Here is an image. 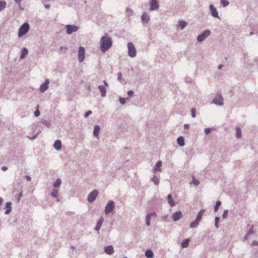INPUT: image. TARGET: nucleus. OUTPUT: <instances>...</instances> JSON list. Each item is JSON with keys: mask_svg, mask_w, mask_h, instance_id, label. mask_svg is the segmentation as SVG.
Here are the masks:
<instances>
[{"mask_svg": "<svg viewBox=\"0 0 258 258\" xmlns=\"http://www.w3.org/2000/svg\"><path fill=\"white\" fill-rule=\"evenodd\" d=\"M184 127L185 129H188L189 128V124H184Z\"/></svg>", "mask_w": 258, "mask_h": 258, "instance_id": "bf43d9fd", "label": "nucleus"}, {"mask_svg": "<svg viewBox=\"0 0 258 258\" xmlns=\"http://www.w3.org/2000/svg\"><path fill=\"white\" fill-rule=\"evenodd\" d=\"M161 166H162V161H158L157 162L156 166L154 168V172H156L157 171H160L161 170Z\"/></svg>", "mask_w": 258, "mask_h": 258, "instance_id": "6ab92c4d", "label": "nucleus"}, {"mask_svg": "<svg viewBox=\"0 0 258 258\" xmlns=\"http://www.w3.org/2000/svg\"><path fill=\"white\" fill-rule=\"evenodd\" d=\"M104 85L106 86V87H108L109 86L108 84L107 83V82L105 81V80H104L103 81Z\"/></svg>", "mask_w": 258, "mask_h": 258, "instance_id": "13d9d810", "label": "nucleus"}, {"mask_svg": "<svg viewBox=\"0 0 258 258\" xmlns=\"http://www.w3.org/2000/svg\"><path fill=\"white\" fill-rule=\"evenodd\" d=\"M220 220V218L219 217H216L215 219V226L216 228H218L219 225L218 223Z\"/></svg>", "mask_w": 258, "mask_h": 258, "instance_id": "f704fd0d", "label": "nucleus"}, {"mask_svg": "<svg viewBox=\"0 0 258 258\" xmlns=\"http://www.w3.org/2000/svg\"><path fill=\"white\" fill-rule=\"evenodd\" d=\"M126 12L128 13L131 15H132L133 14V11L131 8L127 7L126 9Z\"/></svg>", "mask_w": 258, "mask_h": 258, "instance_id": "49530a36", "label": "nucleus"}, {"mask_svg": "<svg viewBox=\"0 0 258 258\" xmlns=\"http://www.w3.org/2000/svg\"><path fill=\"white\" fill-rule=\"evenodd\" d=\"M150 220H151V217H150L149 216L147 215L146 218V223L147 226H150Z\"/></svg>", "mask_w": 258, "mask_h": 258, "instance_id": "a19ab883", "label": "nucleus"}, {"mask_svg": "<svg viewBox=\"0 0 258 258\" xmlns=\"http://www.w3.org/2000/svg\"><path fill=\"white\" fill-rule=\"evenodd\" d=\"M191 183H193L196 185H198L200 182L198 180L196 179L194 177H193Z\"/></svg>", "mask_w": 258, "mask_h": 258, "instance_id": "58836bf2", "label": "nucleus"}, {"mask_svg": "<svg viewBox=\"0 0 258 258\" xmlns=\"http://www.w3.org/2000/svg\"><path fill=\"white\" fill-rule=\"evenodd\" d=\"M2 169L4 171H5L7 170L8 168H7L6 166H3V167H2Z\"/></svg>", "mask_w": 258, "mask_h": 258, "instance_id": "4d7b16f0", "label": "nucleus"}, {"mask_svg": "<svg viewBox=\"0 0 258 258\" xmlns=\"http://www.w3.org/2000/svg\"><path fill=\"white\" fill-rule=\"evenodd\" d=\"M210 35V31L209 30H205L201 34L197 37V41L199 42H203Z\"/></svg>", "mask_w": 258, "mask_h": 258, "instance_id": "39448f33", "label": "nucleus"}, {"mask_svg": "<svg viewBox=\"0 0 258 258\" xmlns=\"http://www.w3.org/2000/svg\"><path fill=\"white\" fill-rule=\"evenodd\" d=\"M159 5L157 0H152L150 3V10L154 11L159 8Z\"/></svg>", "mask_w": 258, "mask_h": 258, "instance_id": "ddd939ff", "label": "nucleus"}, {"mask_svg": "<svg viewBox=\"0 0 258 258\" xmlns=\"http://www.w3.org/2000/svg\"><path fill=\"white\" fill-rule=\"evenodd\" d=\"M41 122H42L43 124L45 125L47 127H49V126L50 125V122H49V121H47V120H45V119H44V120H41Z\"/></svg>", "mask_w": 258, "mask_h": 258, "instance_id": "e433bc0d", "label": "nucleus"}, {"mask_svg": "<svg viewBox=\"0 0 258 258\" xmlns=\"http://www.w3.org/2000/svg\"><path fill=\"white\" fill-rule=\"evenodd\" d=\"M121 79H122V74L121 73H119L118 74L117 80L119 81H121Z\"/></svg>", "mask_w": 258, "mask_h": 258, "instance_id": "864d4df0", "label": "nucleus"}, {"mask_svg": "<svg viewBox=\"0 0 258 258\" xmlns=\"http://www.w3.org/2000/svg\"><path fill=\"white\" fill-rule=\"evenodd\" d=\"M236 137L238 139L241 138V128L239 127H236Z\"/></svg>", "mask_w": 258, "mask_h": 258, "instance_id": "cd10ccee", "label": "nucleus"}, {"mask_svg": "<svg viewBox=\"0 0 258 258\" xmlns=\"http://www.w3.org/2000/svg\"><path fill=\"white\" fill-rule=\"evenodd\" d=\"M228 214V210H225L224 211L223 215H222V218L223 219H225L227 217Z\"/></svg>", "mask_w": 258, "mask_h": 258, "instance_id": "a18cd8bd", "label": "nucleus"}, {"mask_svg": "<svg viewBox=\"0 0 258 258\" xmlns=\"http://www.w3.org/2000/svg\"><path fill=\"white\" fill-rule=\"evenodd\" d=\"M92 112L91 110H89V111H87L85 114V117H88L90 115H91L92 114Z\"/></svg>", "mask_w": 258, "mask_h": 258, "instance_id": "09e8293b", "label": "nucleus"}, {"mask_svg": "<svg viewBox=\"0 0 258 258\" xmlns=\"http://www.w3.org/2000/svg\"><path fill=\"white\" fill-rule=\"evenodd\" d=\"M145 255L147 258H153L154 256V253L150 249L147 250L145 251Z\"/></svg>", "mask_w": 258, "mask_h": 258, "instance_id": "b1692460", "label": "nucleus"}, {"mask_svg": "<svg viewBox=\"0 0 258 258\" xmlns=\"http://www.w3.org/2000/svg\"><path fill=\"white\" fill-rule=\"evenodd\" d=\"M253 225H252L251 226V228L250 229H249V230L247 232V235H251L253 233Z\"/></svg>", "mask_w": 258, "mask_h": 258, "instance_id": "c03bdc74", "label": "nucleus"}, {"mask_svg": "<svg viewBox=\"0 0 258 258\" xmlns=\"http://www.w3.org/2000/svg\"><path fill=\"white\" fill-rule=\"evenodd\" d=\"M221 4L223 7H226L229 5V2L226 0H222Z\"/></svg>", "mask_w": 258, "mask_h": 258, "instance_id": "37998d69", "label": "nucleus"}, {"mask_svg": "<svg viewBox=\"0 0 258 258\" xmlns=\"http://www.w3.org/2000/svg\"><path fill=\"white\" fill-rule=\"evenodd\" d=\"M38 105L36 107V110L34 112V115L36 117H38V116L40 115V111H39V110L38 109Z\"/></svg>", "mask_w": 258, "mask_h": 258, "instance_id": "79ce46f5", "label": "nucleus"}, {"mask_svg": "<svg viewBox=\"0 0 258 258\" xmlns=\"http://www.w3.org/2000/svg\"><path fill=\"white\" fill-rule=\"evenodd\" d=\"M253 34V33L252 32H251L250 33H249V35H252Z\"/></svg>", "mask_w": 258, "mask_h": 258, "instance_id": "774afa93", "label": "nucleus"}, {"mask_svg": "<svg viewBox=\"0 0 258 258\" xmlns=\"http://www.w3.org/2000/svg\"><path fill=\"white\" fill-rule=\"evenodd\" d=\"M48 85H49V80L46 79L45 80V82L42 84L40 87V91L41 92H44L46 91L47 89L48 88Z\"/></svg>", "mask_w": 258, "mask_h": 258, "instance_id": "f8f14e48", "label": "nucleus"}, {"mask_svg": "<svg viewBox=\"0 0 258 258\" xmlns=\"http://www.w3.org/2000/svg\"><path fill=\"white\" fill-rule=\"evenodd\" d=\"M204 211H205V210L204 209L201 210L200 211V212L198 213V214L197 216L196 219V220L197 221L199 222L201 220Z\"/></svg>", "mask_w": 258, "mask_h": 258, "instance_id": "393cba45", "label": "nucleus"}, {"mask_svg": "<svg viewBox=\"0 0 258 258\" xmlns=\"http://www.w3.org/2000/svg\"><path fill=\"white\" fill-rule=\"evenodd\" d=\"M28 52V51L27 49L25 47H24L21 51V53L20 55V58L21 59L25 58L26 56L27 55Z\"/></svg>", "mask_w": 258, "mask_h": 258, "instance_id": "4be33fe9", "label": "nucleus"}, {"mask_svg": "<svg viewBox=\"0 0 258 258\" xmlns=\"http://www.w3.org/2000/svg\"><path fill=\"white\" fill-rule=\"evenodd\" d=\"M85 59V48L83 46H80L78 51V60L80 62H82Z\"/></svg>", "mask_w": 258, "mask_h": 258, "instance_id": "1a4fd4ad", "label": "nucleus"}, {"mask_svg": "<svg viewBox=\"0 0 258 258\" xmlns=\"http://www.w3.org/2000/svg\"><path fill=\"white\" fill-rule=\"evenodd\" d=\"M252 244L253 245H258V241L254 240L252 242Z\"/></svg>", "mask_w": 258, "mask_h": 258, "instance_id": "6e6d98bb", "label": "nucleus"}, {"mask_svg": "<svg viewBox=\"0 0 258 258\" xmlns=\"http://www.w3.org/2000/svg\"><path fill=\"white\" fill-rule=\"evenodd\" d=\"M128 54L131 57H134L136 56V49L132 42L127 43Z\"/></svg>", "mask_w": 258, "mask_h": 258, "instance_id": "7ed1b4c3", "label": "nucleus"}, {"mask_svg": "<svg viewBox=\"0 0 258 258\" xmlns=\"http://www.w3.org/2000/svg\"><path fill=\"white\" fill-rule=\"evenodd\" d=\"M58 194V190L56 189H53L50 194V195L53 198H56Z\"/></svg>", "mask_w": 258, "mask_h": 258, "instance_id": "72a5a7b5", "label": "nucleus"}, {"mask_svg": "<svg viewBox=\"0 0 258 258\" xmlns=\"http://www.w3.org/2000/svg\"><path fill=\"white\" fill-rule=\"evenodd\" d=\"M221 203L219 201H217L214 207L215 212H217L219 209V206L221 205Z\"/></svg>", "mask_w": 258, "mask_h": 258, "instance_id": "473e14b6", "label": "nucleus"}, {"mask_svg": "<svg viewBox=\"0 0 258 258\" xmlns=\"http://www.w3.org/2000/svg\"><path fill=\"white\" fill-rule=\"evenodd\" d=\"M178 23L179 27H180L181 30H183L187 25V23L184 21L179 20Z\"/></svg>", "mask_w": 258, "mask_h": 258, "instance_id": "a878e982", "label": "nucleus"}, {"mask_svg": "<svg viewBox=\"0 0 258 258\" xmlns=\"http://www.w3.org/2000/svg\"><path fill=\"white\" fill-rule=\"evenodd\" d=\"M167 201L168 204L171 207H173L175 205V202L173 200L171 194H169L167 196Z\"/></svg>", "mask_w": 258, "mask_h": 258, "instance_id": "412c9836", "label": "nucleus"}, {"mask_svg": "<svg viewBox=\"0 0 258 258\" xmlns=\"http://www.w3.org/2000/svg\"><path fill=\"white\" fill-rule=\"evenodd\" d=\"M119 101L121 105H124L126 103V99L124 98H122V97H120L119 98Z\"/></svg>", "mask_w": 258, "mask_h": 258, "instance_id": "c9c22d12", "label": "nucleus"}, {"mask_svg": "<svg viewBox=\"0 0 258 258\" xmlns=\"http://www.w3.org/2000/svg\"><path fill=\"white\" fill-rule=\"evenodd\" d=\"M12 203L11 202H7L6 204L5 208L6 210L5 212V214H9L12 211Z\"/></svg>", "mask_w": 258, "mask_h": 258, "instance_id": "f3484780", "label": "nucleus"}, {"mask_svg": "<svg viewBox=\"0 0 258 258\" xmlns=\"http://www.w3.org/2000/svg\"><path fill=\"white\" fill-rule=\"evenodd\" d=\"M100 228H101V226L96 224V227L95 228V230H96L98 234H99V230H100Z\"/></svg>", "mask_w": 258, "mask_h": 258, "instance_id": "3c124183", "label": "nucleus"}, {"mask_svg": "<svg viewBox=\"0 0 258 258\" xmlns=\"http://www.w3.org/2000/svg\"><path fill=\"white\" fill-rule=\"evenodd\" d=\"M104 251L105 252L109 255H111L114 252V249L112 245H108L104 247Z\"/></svg>", "mask_w": 258, "mask_h": 258, "instance_id": "4468645a", "label": "nucleus"}, {"mask_svg": "<svg viewBox=\"0 0 258 258\" xmlns=\"http://www.w3.org/2000/svg\"><path fill=\"white\" fill-rule=\"evenodd\" d=\"M50 6L49 5H45V8L46 9H49V8H50Z\"/></svg>", "mask_w": 258, "mask_h": 258, "instance_id": "0e129e2a", "label": "nucleus"}, {"mask_svg": "<svg viewBox=\"0 0 258 258\" xmlns=\"http://www.w3.org/2000/svg\"><path fill=\"white\" fill-rule=\"evenodd\" d=\"M183 217V215L182 214L181 211H178L176 212H174L172 216V218L174 221H177Z\"/></svg>", "mask_w": 258, "mask_h": 258, "instance_id": "9d476101", "label": "nucleus"}, {"mask_svg": "<svg viewBox=\"0 0 258 258\" xmlns=\"http://www.w3.org/2000/svg\"><path fill=\"white\" fill-rule=\"evenodd\" d=\"M209 8L211 10L212 16L214 18L220 19V17L216 8L213 5L211 4L209 6Z\"/></svg>", "mask_w": 258, "mask_h": 258, "instance_id": "9b49d317", "label": "nucleus"}, {"mask_svg": "<svg viewBox=\"0 0 258 258\" xmlns=\"http://www.w3.org/2000/svg\"><path fill=\"white\" fill-rule=\"evenodd\" d=\"M66 33L68 35H70L73 32H77L79 29V27L74 25H67L66 26Z\"/></svg>", "mask_w": 258, "mask_h": 258, "instance_id": "423d86ee", "label": "nucleus"}, {"mask_svg": "<svg viewBox=\"0 0 258 258\" xmlns=\"http://www.w3.org/2000/svg\"><path fill=\"white\" fill-rule=\"evenodd\" d=\"M23 196V194H22V192H21L19 195H18V201H19L20 199Z\"/></svg>", "mask_w": 258, "mask_h": 258, "instance_id": "5fc2aeb1", "label": "nucleus"}, {"mask_svg": "<svg viewBox=\"0 0 258 258\" xmlns=\"http://www.w3.org/2000/svg\"><path fill=\"white\" fill-rule=\"evenodd\" d=\"M147 215L151 218L152 217H156V213L153 212H151V213L148 214Z\"/></svg>", "mask_w": 258, "mask_h": 258, "instance_id": "8fccbe9b", "label": "nucleus"}, {"mask_svg": "<svg viewBox=\"0 0 258 258\" xmlns=\"http://www.w3.org/2000/svg\"><path fill=\"white\" fill-rule=\"evenodd\" d=\"M100 129V126L98 125H95L94 126L93 134L95 137H98Z\"/></svg>", "mask_w": 258, "mask_h": 258, "instance_id": "5701e85b", "label": "nucleus"}, {"mask_svg": "<svg viewBox=\"0 0 258 258\" xmlns=\"http://www.w3.org/2000/svg\"><path fill=\"white\" fill-rule=\"evenodd\" d=\"M30 27L28 23H24L21 25L19 29L18 36L21 37L22 36L27 33L29 30Z\"/></svg>", "mask_w": 258, "mask_h": 258, "instance_id": "f03ea898", "label": "nucleus"}, {"mask_svg": "<svg viewBox=\"0 0 258 258\" xmlns=\"http://www.w3.org/2000/svg\"><path fill=\"white\" fill-rule=\"evenodd\" d=\"M141 20L143 23H148L150 21L149 15L146 12H144L141 16Z\"/></svg>", "mask_w": 258, "mask_h": 258, "instance_id": "2eb2a0df", "label": "nucleus"}, {"mask_svg": "<svg viewBox=\"0 0 258 258\" xmlns=\"http://www.w3.org/2000/svg\"><path fill=\"white\" fill-rule=\"evenodd\" d=\"M189 240L188 239H184L181 242V246L183 248H185L188 246L189 244Z\"/></svg>", "mask_w": 258, "mask_h": 258, "instance_id": "bb28decb", "label": "nucleus"}, {"mask_svg": "<svg viewBox=\"0 0 258 258\" xmlns=\"http://www.w3.org/2000/svg\"><path fill=\"white\" fill-rule=\"evenodd\" d=\"M101 50L102 52L108 50L112 45V38L107 35L103 36L100 39Z\"/></svg>", "mask_w": 258, "mask_h": 258, "instance_id": "f257e3e1", "label": "nucleus"}, {"mask_svg": "<svg viewBox=\"0 0 258 258\" xmlns=\"http://www.w3.org/2000/svg\"><path fill=\"white\" fill-rule=\"evenodd\" d=\"M253 254L255 256V257H258V253H257V252H255Z\"/></svg>", "mask_w": 258, "mask_h": 258, "instance_id": "338daca9", "label": "nucleus"}, {"mask_svg": "<svg viewBox=\"0 0 258 258\" xmlns=\"http://www.w3.org/2000/svg\"><path fill=\"white\" fill-rule=\"evenodd\" d=\"M98 194V192L97 190H94L91 191L87 197V200L88 202L90 203H93L96 199Z\"/></svg>", "mask_w": 258, "mask_h": 258, "instance_id": "0eeeda50", "label": "nucleus"}, {"mask_svg": "<svg viewBox=\"0 0 258 258\" xmlns=\"http://www.w3.org/2000/svg\"><path fill=\"white\" fill-rule=\"evenodd\" d=\"M22 0H15V2L17 3V4H20Z\"/></svg>", "mask_w": 258, "mask_h": 258, "instance_id": "680f3d73", "label": "nucleus"}, {"mask_svg": "<svg viewBox=\"0 0 258 258\" xmlns=\"http://www.w3.org/2000/svg\"><path fill=\"white\" fill-rule=\"evenodd\" d=\"M114 208L115 203L113 201H109L105 207L104 213L108 214L112 212Z\"/></svg>", "mask_w": 258, "mask_h": 258, "instance_id": "20e7f679", "label": "nucleus"}, {"mask_svg": "<svg viewBox=\"0 0 258 258\" xmlns=\"http://www.w3.org/2000/svg\"><path fill=\"white\" fill-rule=\"evenodd\" d=\"M134 92L133 90H130L127 92V95L130 97L133 96L134 95Z\"/></svg>", "mask_w": 258, "mask_h": 258, "instance_id": "603ef678", "label": "nucleus"}, {"mask_svg": "<svg viewBox=\"0 0 258 258\" xmlns=\"http://www.w3.org/2000/svg\"><path fill=\"white\" fill-rule=\"evenodd\" d=\"M152 181L156 185H158L159 183V180L156 175H153Z\"/></svg>", "mask_w": 258, "mask_h": 258, "instance_id": "2f4dec72", "label": "nucleus"}, {"mask_svg": "<svg viewBox=\"0 0 258 258\" xmlns=\"http://www.w3.org/2000/svg\"><path fill=\"white\" fill-rule=\"evenodd\" d=\"M61 183V179L60 178H57L55 182L53 183V186L54 187H58L60 185Z\"/></svg>", "mask_w": 258, "mask_h": 258, "instance_id": "7c9ffc66", "label": "nucleus"}, {"mask_svg": "<svg viewBox=\"0 0 258 258\" xmlns=\"http://www.w3.org/2000/svg\"><path fill=\"white\" fill-rule=\"evenodd\" d=\"M196 109L195 108H192L191 109V117H193V118H195L196 117Z\"/></svg>", "mask_w": 258, "mask_h": 258, "instance_id": "ea45409f", "label": "nucleus"}, {"mask_svg": "<svg viewBox=\"0 0 258 258\" xmlns=\"http://www.w3.org/2000/svg\"><path fill=\"white\" fill-rule=\"evenodd\" d=\"M199 222L197 221L196 220H195V221H194L193 222H192L191 223H190V228H196L198 226V225H199Z\"/></svg>", "mask_w": 258, "mask_h": 258, "instance_id": "c756f323", "label": "nucleus"}, {"mask_svg": "<svg viewBox=\"0 0 258 258\" xmlns=\"http://www.w3.org/2000/svg\"><path fill=\"white\" fill-rule=\"evenodd\" d=\"M212 103L215 104L217 105L222 106L224 104L223 99L221 95H217L212 100Z\"/></svg>", "mask_w": 258, "mask_h": 258, "instance_id": "6e6552de", "label": "nucleus"}, {"mask_svg": "<svg viewBox=\"0 0 258 258\" xmlns=\"http://www.w3.org/2000/svg\"><path fill=\"white\" fill-rule=\"evenodd\" d=\"M205 133L206 135H208L210 133L211 131V128H206L205 129Z\"/></svg>", "mask_w": 258, "mask_h": 258, "instance_id": "de8ad7c7", "label": "nucleus"}, {"mask_svg": "<svg viewBox=\"0 0 258 258\" xmlns=\"http://www.w3.org/2000/svg\"><path fill=\"white\" fill-rule=\"evenodd\" d=\"M104 222V218L103 217H101L99 220L97 222V225L101 227L102 223Z\"/></svg>", "mask_w": 258, "mask_h": 258, "instance_id": "4c0bfd02", "label": "nucleus"}, {"mask_svg": "<svg viewBox=\"0 0 258 258\" xmlns=\"http://www.w3.org/2000/svg\"><path fill=\"white\" fill-rule=\"evenodd\" d=\"M222 67H223V65L222 64H220L218 67V70H220V69H221L222 68Z\"/></svg>", "mask_w": 258, "mask_h": 258, "instance_id": "e2e57ef3", "label": "nucleus"}, {"mask_svg": "<svg viewBox=\"0 0 258 258\" xmlns=\"http://www.w3.org/2000/svg\"><path fill=\"white\" fill-rule=\"evenodd\" d=\"M177 143L180 147L184 146V139L182 136L178 137L177 139Z\"/></svg>", "mask_w": 258, "mask_h": 258, "instance_id": "aec40b11", "label": "nucleus"}, {"mask_svg": "<svg viewBox=\"0 0 258 258\" xmlns=\"http://www.w3.org/2000/svg\"><path fill=\"white\" fill-rule=\"evenodd\" d=\"M26 179L28 180V181H30L31 180V177L30 176H26Z\"/></svg>", "mask_w": 258, "mask_h": 258, "instance_id": "052dcab7", "label": "nucleus"}, {"mask_svg": "<svg viewBox=\"0 0 258 258\" xmlns=\"http://www.w3.org/2000/svg\"><path fill=\"white\" fill-rule=\"evenodd\" d=\"M98 89H99V91L100 92L101 96L102 97H105L106 96V90L105 87L103 85H99L98 86Z\"/></svg>", "mask_w": 258, "mask_h": 258, "instance_id": "a211bd4d", "label": "nucleus"}, {"mask_svg": "<svg viewBox=\"0 0 258 258\" xmlns=\"http://www.w3.org/2000/svg\"><path fill=\"white\" fill-rule=\"evenodd\" d=\"M7 3L5 1H0V12L4 10L6 7Z\"/></svg>", "mask_w": 258, "mask_h": 258, "instance_id": "c85d7f7f", "label": "nucleus"}, {"mask_svg": "<svg viewBox=\"0 0 258 258\" xmlns=\"http://www.w3.org/2000/svg\"><path fill=\"white\" fill-rule=\"evenodd\" d=\"M54 148L57 151H59L61 148V142L60 140H57L54 142L53 144Z\"/></svg>", "mask_w": 258, "mask_h": 258, "instance_id": "dca6fc26", "label": "nucleus"}, {"mask_svg": "<svg viewBox=\"0 0 258 258\" xmlns=\"http://www.w3.org/2000/svg\"><path fill=\"white\" fill-rule=\"evenodd\" d=\"M67 49L66 47H63L62 46L60 47V50H63V49Z\"/></svg>", "mask_w": 258, "mask_h": 258, "instance_id": "69168bd1", "label": "nucleus"}]
</instances>
